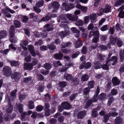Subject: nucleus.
<instances>
[{"label":"nucleus","mask_w":124,"mask_h":124,"mask_svg":"<svg viewBox=\"0 0 124 124\" xmlns=\"http://www.w3.org/2000/svg\"><path fill=\"white\" fill-rule=\"evenodd\" d=\"M117 61V58L116 57L113 56L110 59L108 60L105 64L102 65V68L103 69L108 70L109 68L107 64L110 65L111 64L112 65L114 66L116 64Z\"/></svg>","instance_id":"f257e3e1"},{"label":"nucleus","mask_w":124,"mask_h":124,"mask_svg":"<svg viewBox=\"0 0 124 124\" xmlns=\"http://www.w3.org/2000/svg\"><path fill=\"white\" fill-rule=\"evenodd\" d=\"M100 89L99 87H97L96 89V91L95 95L91 99L89 100L87 102L86 105L85 106V108H88L90 107L91 104L93 102H96L98 100L97 96H98L100 92Z\"/></svg>","instance_id":"f03ea898"},{"label":"nucleus","mask_w":124,"mask_h":124,"mask_svg":"<svg viewBox=\"0 0 124 124\" xmlns=\"http://www.w3.org/2000/svg\"><path fill=\"white\" fill-rule=\"evenodd\" d=\"M43 66L46 70L45 71L43 70H41V73L43 74L46 75L48 74L49 72L48 70L52 68V65L51 63H46L43 65Z\"/></svg>","instance_id":"7ed1b4c3"},{"label":"nucleus","mask_w":124,"mask_h":124,"mask_svg":"<svg viewBox=\"0 0 124 124\" xmlns=\"http://www.w3.org/2000/svg\"><path fill=\"white\" fill-rule=\"evenodd\" d=\"M3 71L4 75L6 76H10L12 73L10 67L8 66H5L3 67Z\"/></svg>","instance_id":"20e7f679"},{"label":"nucleus","mask_w":124,"mask_h":124,"mask_svg":"<svg viewBox=\"0 0 124 124\" xmlns=\"http://www.w3.org/2000/svg\"><path fill=\"white\" fill-rule=\"evenodd\" d=\"M6 10H4L3 11V13L4 14V15L8 17H10L11 16V15L7 11H8L10 13L12 14L14 13L15 11L12 10L11 9L8 7H6Z\"/></svg>","instance_id":"39448f33"},{"label":"nucleus","mask_w":124,"mask_h":124,"mask_svg":"<svg viewBox=\"0 0 124 124\" xmlns=\"http://www.w3.org/2000/svg\"><path fill=\"white\" fill-rule=\"evenodd\" d=\"M62 5L63 8L65 9L66 11L69 10L73 8L72 5H71L70 4H67L64 2H63Z\"/></svg>","instance_id":"423d86ee"},{"label":"nucleus","mask_w":124,"mask_h":124,"mask_svg":"<svg viewBox=\"0 0 124 124\" xmlns=\"http://www.w3.org/2000/svg\"><path fill=\"white\" fill-rule=\"evenodd\" d=\"M17 91V90L15 89L10 93L9 96L12 101H14L16 99V93Z\"/></svg>","instance_id":"0eeeda50"},{"label":"nucleus","mask_w":124,"mask_h":124,"mask_svg":"<svg viewBox=\"0 0 124 124\" xmlns=\"http://www.w3.org/2000/svg\"><path fill=\"white\" fill-rule=\"evenodd\" d=\"M52 6L53 8V12H56L60 7L58 3L56 1L53 2L52 4Z\"/></svg>","instance_id":"6e6552de"},{"label":"nucleus","mask_w":124,"mask_h":124,"mask_svg":"<svg viewBox=\"0 0 124 124\" xmlns=\"http://www.w3.org/2000/svg\"><path fill=\"white\" fill-rule=\"evenodd\" d=\"M67 17L70 21H75L77 20L78 19V17L77 16L72 15L70 14H67L66 15Z\"/></svg>","instance_id":"1a4fd4ad"},{"label":"nucleus","mask_w":124,"mask_h":124,"mask_svg":"<svg viewBox=\"0 0 124 124\" xmlns=\"http://www.w3.org/2000/svg\"><path fill=\"white\" fill-rule=\"evenodd\" d=\"M100 107H97V108L93 109L92 111V116L93 117H96L98 115L97 112L100 111Z\"/></svg>","instance_id":"9d476101"},{"label":"nucleus","mask_w":124,"mask_h":124,"mask_svg":"<svg viewBox=\"0 0 124 124\" xmlns=\"http://www.w3.org/2000/svg\"><path fill=\"white\" fill-rule=\"evenodd\" d=\"M52 15L50 14H47L45 17L42 18V19L40 20L39 22H41L42 21H48L51 18Z\"/></svg>","instance_id":"9b49d317"},{"label":"nucleus","mask_w":124,"mask_h":124,"mask_svg":"<svg viewBox=\"0 0 124 124\" xmlns=\"http://www.w3.org/2000/svg\"><path fill=\"white\" fill-rule=\"evenodd\" d=\"M90 91V89L89 87H86L83 90L84 97L86 98H88L89 97V93Z\"/></svg>","instance_id":"f8f14e48"},{"label":"nucleus","mask_w":124,"mask_h":124,"mask_svg":"<svg viewBox=\"0 0 124 124\" xmlns=\"http://www.w3.org/2000/svg\"><path fill=\"white\" fill-rule=\"evenodd\" d=\"M123 122V119L119 116L116 117L114 120V124H122Z\"/></svg>","instance_id":"ddd939ff"},{"label":"nucleus","mask_w":124,"mask_h":124,"mask_svg":"<svg viewBox=\"0 0 124 124\" xmlns=\"http://www.w3.org/2000/svg\"><path fill=\"white\" fill-rule=\"evenodd\" d=\"M7 31L5 30H2L0 32V43L2 42L0 39L6 37L7 36Z\"/></svg>","instance_id":"4468645a"},{"label":"nucleus","mask_w":124,"mask_h":124,"mask_svg":"<svg viewBox=\"0 0 124 124\" xmlns=\"http://www.w3.org/2000/svg\"><path fill=\"white\" fill-rule=\"evenodd\" d=\"M11 77L12 79H14L15 81L17 82L20 78V75L19 73L16 72L14 73Z\"/></svg>","instance_id":"2eb2a0df"},{"label":"nucleus","mask_w":124,"mask_h":124,"mask_svg":"<svg viewBox=\"0 0 124 124\" xmlns=\"http://www.w3.org/2000/svg\"><path fill=\"white\" fill-rule=\"evenodd\" d=\"M112 81L113 85L116 86L119 85L120 83V80L116 77H114L112 79Z\"/></svg>","instance_id":"dca6fc26"},{"label":"nucleus","mask_w":124,"mask_h":124,"mask_svg":"<svg viewBox=\"0 0 124 124\" xmlns=\"http://www.w3.org/2000/svg\"><path fill=\"white\" fill-rule=\"evenodd\" d=\"M74 44L76 48H79L82 45V42L80 39H78L77 40L75 41Z\"/></svg>","instance_id":"f3484780"},{"label":"nucleus","mask_w":124,"mask_h":124,"mask_svg":"<svg viewBox=\"0 0 124 124\" xmlns=\"http://www.w3.org/2000/svg\"><path fill=\"white\" fill-rule=\"evenodd\" d=\"M33 65L31 63H28L27 64L24 63V64L23 68L25 70H31L33 68Z\"/></svg>","instance_id":"a211bd4d"},{"label":"nucleus","mask_w":124,"mask_h":124,"mask_svg":"<svg viewBox=\"0 0 124 124\" xmlns=\"http://www.w3.org/2000/svg\"><path fill=\"white\" fill-rule=\"evenodd\" d=\"M28 50L32 56L34 57L36 55V54L34 49V47L31 45L29 46Z\"/></svg>","instance_id":"6ab92c4d"},{"label":"nucleus","mask_w":124,"mask_h":124,"mask_svg":"<svg viewBox=\"0 0 124 124\" xmlns=\"http://www.w3.org/2000/svg\"><path fill=\"white\" fill-rule=\"evenodd\" d=\"M63 54L61 52H60L54 54V58L56 60H61L63 57Z\"/></svg>","instance_id":"aec40b11"},{"label":"nucleus","mask_w":124,"mask_h":124,"mask_svg":"<svg viewBox=\"0 0 124 124\" xmlns=\"http://www.w3.org/2000/svg\"><path fill=\"white\" fill-rule=\"evenodd\" d=\"M16 106L17 108L18 109L19 112L20 113H22L23 111V105L19 102H17L16 104Z\"/></svg>","instance_id":"412c9836"},{"label":"nucleus","mask_w":124,"mask_h":124,"mask_svg":"<svg viewBox=\"0 0 124 124\" xmlns=\"http://www.w3.org/2000/svg\"><path fill=\"white\" fill-rule=\"evenodd\" d=\"M62 106L64 108V109H68L71 108V107L69 103L67 102H64L62 104Z\"/></svg>","instance_id":"4be33fe9"},{"label":"nucleus","mask_w":124,"mask_h":124,"mask_svg":"<svg viewBox=\"0 0 124 124\" xmlns=\"http://www.w3.org/2000/svg\"><path fill=\"white\" fill-rule=\"evenodd\" d=\"M86 112L85 111H82L79 112L78 114L77 117L78 118L82 119L84 116L86 115Z\"/></svg>","instance_id":"5701e85b"},{"label":"nucleus","mask_w":124,"mask_h":124,"mask_svg":"<svg viewBox=\"0 0 124 124\" xmlns=\"http://www.w3.org/2000/svg\"><path fill=\"white\" fill-rule=\"evenodd\" d=\"M13 106L11 105V104L10 105L8 104V106L6 107V112L8 113L11 112L13 111Z\"/></svg>","instance_id":"b1692460"},{"label":"nucleus","mask_w":124,"mask_h":124,"mask_svg":"<svg viewBox=\"0 0 124 124\" xmlns=\"http://www.w3.org/2000/svg\"><path fill=\"white\" fill-rule=\"evenodd\" d=\"M59 18L61 19V22L62 23H67L68 21L67 19L66 16L65 15H62L59 17Z\"/></svg>","instance_id":"393cba45"},{"label":"nucleus","mask_w":124,"mask_h":124,"mask_svg":"<svg viewBox=\"0 0 124 124\" xmlns=\"http://www.w3.org/2000/svg\"><path fill=\"white\" fill-rule=\"evenodd\" d=\"M15 32L14 28L13 25L11 26L9 30V35L10 37H13L14 35Z\"/></svg>","instance_id":"a878e982"},{"label":"nucleus","mask_w":124,"mask_h":124,"mask_svg":"<svg viewBox=\"0 0 124 124\" xmlns=\"http://www.w3.org/2000/svg\"><path fill=\"white\" fill-rule=\"evenodd\" d=\"M93 66L95 69H99L101 68V64L99 61H96L94 62Z\"/></svg>","instance_id":"bb28decb"},{"label":"nucleus","mask_w":124,"mask_h":124,"mask_svg":"<svg viewBox=\"0 0 124 124\" xmlns=\"http://www.w3.org/2000/svg\"><path fill=\"white\" fill-rule=\"evenodd\" d=\"M117 39V37L114 38L111 36L110 38V43L112 44H114L116 43Z\"/></svg>","instance_id":"cd10ccee"},{"label":"nucleus","mask_w":124,"mask_h":124,"mask_svg":"<svg viewBox=\"0 0 124 124\" xmlns=\"http://www.w3.org/2000/svg\"><path fill=\"white\" fill-rule=\"evenodd\" d=\"M64 77L66 80L69 81L72 79V75L70 74L67 73H65L64 75Z\"/></svg>","instance_id":"c85d7f7f"},{"label":"nucleus","mask_w":124,"mask_h":124,"mask_svg":"<svg viewBox=\"0 0 124 124\" xmlns=\"http://www.w3.org/2000/svg\"><path fill=\"white\" fill-rule=\"evenodd\" d=\"M69 32L68 31H62L60 33V35L61 38L67 36L69 34Z\"/></svg>","instance_id":"c756f323"},{"label":"nucleus","mask_w":124,"mask_h":124,"mask_svg":"<svg viewBox=\"0 0 124 124\" xmlns=\"http://www.w3.org/2000/svg\"><path fill=\"white\" fill-rule=\"evenodd\" d=\"M76 21L75 22V24L78 26H82L84 24V22L81 20L78 19V18L77 20L75 21Z\"/></svg>","instance_id":"7c9ffc66"},{"label":"nucleus","mask_w":124,"mask_h":124,"mask_svg":"<svg viewBox=\"0 0 124 124\" xmlns=\"http://www.w3.org/2000/svg\"><path fill=\"white\" fill-rule=\"evenodd\" d=\"M111 7L108 5H107L103 9V11L105 13L109 12L110 11Z\"/></svg>","instance_id":"2f4dec72"},{"label":"nucleus","mask_w":124,"mask_h":124,"mask_svg":"<svg viewBox=\"0 0 124 124\" xmlns=\"http://www.w3.org/2000/svg\"><path fill=\"white\" fill-rule=\"evenodd\" d=\"M72 44L70 42H68L66 43H62L61 46L62 48H65L66 47H70Z\"/></svg>","instance_id":"473e14b6"},{"label":"nucleus","mask_w":124,"mask_h":124,"mask_svg":"<svg viewBox=\"0 0 124 124\" xmlns=\"http://www.w3.org/2000/svg\"><path fill=\"white\" fill-rule=\"evenodd\" d=\"M95 82L93 80L89 81L88 83V85L89 88H90V89L93 88Z\"/></svg>","instance_id":"72a5a7b5"},{"label":"nucleus","mask_w":124,"mask_h":124,"mask_svg":"<svg viewBox=\"0 0 124 124\" xmlns=\"http://www.w3.org/2000/svg\"><path fill=\"white\" fill-rule=\"evenodd\" d=\"M89 78V76L88 75L85 74L82 76L81 79L82 81L84 82L87 81Z\"/></svg>","instance_id":"f704fd0d"},{"label":"nucleus","mask_w":124,"mask_h":124,"mask_svg":"<svg viewBox=\"0 0 124 124\" xmlns=\"http://www.w3.org/2000/svg\"><path fill=\"white\" fill-rule=\"evenodd\" d=\"M45 28L46 29L47 31H49L53 30V28L51 27L50 25L49 24H47L44 26Z\"/></svg>","instance_id":"c9c22d12"},{"label":"nucleus","mask_w":124,"mask_h":124,"mask_svg":"<svg viewBox=\"0 0 124 124\" xmlns=\"http://www.w3.org/2000/svg\"><path fill=\"white\" fill-rule=\"evenodd\" d=\"M14 23L16 28L19 27L21 26L20 23L16 20L14 21Z\"/></svg>","instance_id":"e433bc0d"},{"label":"nucleus","mask_w":124,"mask_h":124,"mask_svg":"<svg viewBox=\"0 0 124 124\" xmlns=\"http://www.w3.org/2000/svg\"><path fill=\"white\" fill-rule=\"evenodd\" d=\"M87 51V47L85 46H83L81 50V53L83 54H85Z\"/></svg>","instance_id":"4c0bfd02"},{"label":"nucleus","mask_w":124,"mask_h":124,"mask_svg":"<svg viewBox=\"0 0 124 124\" xmlns=\"http://www.w3.org/2000/svg\"><path fill=\"white\" fill-rule=\"evenodd\" d=\"M29 109H32L34 108V104L32 101H30L29 102Z\"/></svg>","instance_id":"58836bf2"},{"label":"nucleus","mask_w":124,"mask_h":124,"mask_svg":"<svg viewBox=\"0 0 124 124\" xmlns=\"http://www.w3.org/2000/svg\"><path fill=\"white\" fill-rule=\"evenodd\" d=\"M109 27L108 25H106L103 26L101 28V30L102 31H104L107 30Z\"/></svg>","instance_id":"ea45409f"},{"label":"nucleus","mask_w":124,"mask_h":124,"mask_svg":"<svg viewBox=\"0 0 124 124\" xmlns=\"http://www.w3.org/2000/svg\"><path fill=\"white\" fill-rule=\"evenodd\" d=\"M10 63L11 66H18L20 64L19 62L15 61H12Z\"/></svg>","instance_id":"a19ab883"},{"label":"nucleus","mask_w":124,"mask_h":124,"mask_svg":"<svg viewBox=\"0 0 124 124\" xmlns=\"http://www.w3.org/2000/svg\"><path fill=\"white\" fill-rule=\"evenodd\" d=\"M106 94L105 93H102L100 95L99 99L102 101L105 99L106 98Z\"/></svg>","instance_id":"79ce46f5"},{"label":"nucleus","mask_w":124,"mask_h":124,"mask_svg":"<svg viewBox=\"0 0 124 124\" xmlns=\"http://www.w3.org/2000/svg\"><path fill=\"white\" fill-rule=\"evenodd\" d=\"M44 3L43 0H39L37 3L36 5L37 7H39L42 6Z\"/></svg>","instance_id":"37998d69"},{"label":"nucleus","mask_w":124,"mask_h":124,"mask_svg":"<svg viewBox=\"0 0 124 124\" xmlns=\"http://www.w3.org/2000/svg\"><path fill=\"white\" fill-rule=\"evenodd\" d=\"M68 68H69V67L68 68V67H66L64 66H63L60 68L59 70L60 72H63L66 71Z\"/></svg>","instance_id":"c03bdc74"},{"label":"nucleus","mask_w":124,"mask_h":124,"mask_svg":"<svg viewBox=\"0 0 124 124\" xmlns=\"http://www.w3.org/2000/svg\"><path fill=\"white\" fill-rule=\"evenodd\" d=\"M67 85L66 82L64 81L60 82L59 84V86L62 88H63L66 86Z\"/></svg>","instance_id":"a18cd8bd"},{"label":"nucleus","mask_w":124,"mask_h":124,"mask_svg":"<svg viewBox=\"0 0 124 124\" xmlns=\"http://www.w3.org/2000/svg\"><path fill=\"white\" fill-rule=\"evenodd\" d=\"M71 31L73 33H79L80 31L77 29L76 27H73L71 28Z\"/></svg>","instance_id":"49530a36"},{"label":"nucleus","mask_w":124,"mask_h":124,"mask_svg":"<svg viewBox=\"0 0 124 124\" xmlns=\"http://www.w3.org/2000/svg\"><path fill=\"white\" fill-rule=\"evenodd\" d=\"M10 42L12 43H15L17 41V39L16 37L13 36V37H10Z\"/></svg>","instance_id":"de8ad7c7"},{"label":"nucleus","mask_w":124,"mask_h":124,"mask_svg":"<svg viewBox=\"0 0 124 124\" xmlns=\"http://www.w3.org/2000/svg\"><path fill=\"white\" fill-rule=\"evenodd\" d=\"M100 110H101L99 113L100 115L101 116H103L105 114V109L103 108H100Z\"/></svg>","instance_id":"09e8293b"},{"label":"nucleus","mask_w":124,"mask_h":124,"mask_svg":"<svg viewBox=\"0 0 124 124\" xmlns=\"http://www.w3.org/2000/svg\"><path fill=\"white\" fill-rule=\"evenodd\" d=\"M32 77H28L24 78L23 80L24 82L25 83H27L29 81H31Z\"/></svg>","instance_id":"8fccbe9b"},{"label":"nucleus","mask_w":124,"mask_h":124,"mask_svg":"<svg viewBox=\"0 0 124 124\" xmlns=\"http://www.w3.org/2000/svg\"><path fill=\"white\" fill-rule=\"evenodd\" d=\"M117 45L119 47H121L123 45V42L120 39H119L118 38L117 40Z\"/></svg>","instance_id":"3c124183"},{"label":"nucleus","mask_w":124,"mask_h":124,"mask_svg":"<svg viewBox=\"0 0 124 124\" xmlns=\"http://www.w3.org/2000/svg\"><path fill=\"white\" fill-rule=\"evenodd\" d=\"M26 94H19V99L20 101L23 99H25L26 97Z\"/></svg>","instance_id":"603ef678"},{"label":"nucleus","mask_w":124,"mask_h":124,"mask_svg":"<svg viewBox=\"0 0 124 124\" xmlns=\"http://www.w3.org/2000/svg\"><path fill=\"white\" fill-rule=\"evenodd\" d=\"M10 116L8 114H6L4 116V119L5 121H8L10 120Z\"/></svg>","instance_id":"864d4df0"},{"label":"nucleus","mask_w":124,"mask_h":124,"mask_svg":"<svg viewBox=\"0 0 124 124\" xmlns=\"http://www.w3.org/2000/svg\"><path fill=\"white\" fill-rule=\"evenodd\" d=\"M77 96V94L76 93H74L71 95L70 96L69 99L71 101H72L75 99V98Z\"/></svg>","instance_id":"5fc2aeb1"},{"label":"nucleus","mask_w":124,"mask_h":124,"mask_svg":"<svg viewBox=\"0 0 124 124\" xmlns=\"http://www.w3.org/2000/svg\"><path fill=\"white\" fill-rule=\"evenodd\" d=\"M57 122V120L54 118H52L49 120V122L51 124H55Z\"/></svg>","instance_id":"6e6d98bb"},{"label":"nucleus","mask_w":124,"mask_h":124,"mask_svg":"<svg viewBox=\"0 0 124 124\" xmlns=\"http://www.w3.org/2000/svg\"><path fill=\"white\" fill-rule=\"evenodd\" d=\"M6 102H8V105H10L11 104L9 97L8 95H6V99L5 101Z\"/></svg>","instance_id":"4d7b16f0"},{"label":"nucleus","mask_w":124,"mask_h":124,"mask_svg":"<svg viewBox=\"0 0 124 124\" xmlns=\"http://www.w3.org/2000/svg\"><path fill=\"white\" fill-rule=\"evenodd\" d=\"M89 16H86L84 18V23L87 24L89 22Z\"/></svg>","instance_id":"13d9d810"},{"label":"nucleus","mask_w":124,"mask_h":124,"mask_svg":"<svg viewBox=\"0 0 124 124\" xmlns=\"http://www.w3.org/2000/svg\"><path fill=\"white\" fill-rule=\"evenodd\" d=\"M37 75L38 76V79L39 80L42 81L44 80V78L42 75L39 74H38Z\"/></svg>","instance_id":"bf43d9fd"},{"label":"nucleus","mask_w":124,"mask_h":124,"mask_svg":"<svg viewBox=\"0 0 124 124\" xmlns=\"http://www.w3.org/2000/svg\"><path fill=\"white\" fill-rule=\"evenodd\" d=\"M105 21V18H103L99 22L98 27H100L101 26V25Z\"/></svg>","instance_id":"052dcab7"},{"label":"nucleus","mask_w":124,"mask_h":124,"mask_svg":"<svg viewBox=\"0 0 124 124\" xmlns=\"http://www.w3.org/2000/svg\"><path fill=\"white\" fill-rule=\"evenodd\" d=\"M99 37L98 36H95L92 39V41L93 43H96L98 41Z\"/></svg>","instance_id":"680f3d73"},{"label":"nucleus","mask_w":124,"mask_h":124,"mask_svg":"<svg viewBox=\"0 0 124 124\" xmlns=\"http://www.w3.org/2000/svg\"><path fill=\"white\" fill-rule=\"evenodd\" d=\"M36 110L38 111H40L43 110V107L42 106H38L36 107Z\"/></svg>","instance_id":"e2e57ef3"},{"label":"nucleus","mask_w":124,"mask_h":124,"mask_svg":"<svg viewBox=\"0 0 124 124\" xmlns=\"http://www.w3.org/2000/svg\"><path fill=\"white\" fill-rule=\"evenodd\" d=\"M33 9L35 11L38 13H39L41 12V9L35 6L33 7Z\"/></svg>","instance_id":"0e129e2a"},{"label":"nucleus","mask_w":124,"mask_h":124,"mask_svg":"<svg viewBox=\"0 0 124 124\" xmlns=\"http://www.w3.org/2000/svg\"><path fill=\"white\" fill-rule=\"evenodd\" d=\"M41 37L42 38H44L46 37L47 36V33L46 31H44L42 32V33L40 34Z\"/></svg>","instance_id":"69168bd1"},{"label":"nucleus","mask_w":124,"mask_h":124,"mask_svg":"<svg viewBox=\"0 0 124 124\" xmlns=\"http://www.w3.org/2000/svg\"><path fill=\"white\" fill-rule=\"evenodd\" d=\"M42 42L41 40H39L38 41L35 42V45L36 46H40L42 44Z\"/></svg>","instance_id":"338daca9"},{"label":"nucleus","mask_w":124,"mask_h":124,"mask_svg":"<svg viewBox=\"0 0 124 124\" xmlns=\"http://www.w3.org/2000/svg\"><path fill=\"white\" fill-rule=\"evenodd\" d=\"M120 58L121 60H123L124 58V54L123 52H122V51H121L119 53Z\"/></svg>","instance_id":"774afa93"}]
</instances>
